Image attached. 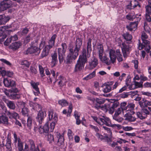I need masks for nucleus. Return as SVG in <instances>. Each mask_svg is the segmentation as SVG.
<instances>
[{"label":"nucleus","instance_id":"13","mask_svg":"<svg viewBox=\"0 0 151 151\" xmlns=\"http://www.w3.org/2000/svg\"><path fill=\"white\" fill-rule=\"evenodd\" d=\"M9 28L7 26H3L0 27V37L2 36V38L0 39V42L3 41L4 39L7 37L6 34L10 32L9 30H7V29Z\"/></svg>","mask_w":151,"mask_h":151},{"label":"nucleus","instance_id":"14","mask_svg":"<svg viewBox=\"0 0 151 151\" xmlns=\"http://www.w3.org/2000/svg\"><path fill=\"white\" fill-rule=\"evenodd\" d=\"M3 83L4 86L7 87L15 88L16 86L15 82L13 80L8 78H4L3 80Z\"/></svg>","mask_w":151,"mask_h":151},{"label":"nucleus","instance_id":"16","mask_svg":"<svg viewBox=\"0 0 151 151\" xmlns=\"http://www.w3.org/2000/svg\"><path fill=\"white\" fill-rule=\"evenodd\" d=\"M88 68L90 69H92L95 68L98 64L97 59L94 56L88 61Z\"/></svg>","mask_w":151,"mask_h":151},{"label":"nucleus","instance_id":"63","mask_svg":"<svg viewBox=\"0 0 151 151\" xmlns=\"http://www.w3.org/2000/svg\"><path fill=\"white\" fill-rule=\"evenodd\" d=\"M148 36L146 33L144 32H142L141 35V39L142 40H146Z\"/></svg>","mask_w":151,"mask_h":151},{"label":"nucleus","instance_id":"35","mask_svg":"<svg viewBox=\"0 0 151 151\" xmlns=\"http://www.w3.org/2000/svg\"><path fill=\"white\" fill-rule=\"evenodd\" d=\"M5 146L8 149H9L11 147V139L8 137L6 140H5Z\"/></svg>","mask_w":151,"mask_h":151},{"label":"nucleus","instance_id":"26","mask_svg":"<svg viewBox=\"0 0 151 151\" xmlns=\"http://www.w3.org/2000/svg\"><path fill=\"white\" fill-rule=\"evenodd\" d=\"M50 49L45 46L43 48L41 54V57L42 58L47 56L49 53Z\"/></svg>","mask_w":151,"mask_h":151},{"label":"nucleus","instance_id":"6","mask_svg":"<svg viewBox=\"0 0 151 151\" xmlns=\"http://www.w3.org/2000/svg\"><path fill=\"white\" fill-rule=\"evenodd\" d=\"M93 119L99 125H103L105 124L108 126L111 125L110 121L109 118L103 116L102 117L97 118L95 116H92Z\"/></svg>","mask_w":151,"mask_h":151},{"label":"nucleus","instance_id":"57","mask_svg":"<svg viewBox=\"0 0 151 151\" xmlns=\"http://www.w3.org/2000/svg\"><path fill=\"white\" fill-rule=\"evenodd\" d=\"M126 105L127 103L126 102H124L121 103L120 108H122V109L124 110H126L127 109Z\"/></svg>","mask_w":151,"mask_h":151},{"label":"nucleus","instance_id":"41","mask_svg":"<svg viewBox=\"0 0 151 151\" xmlns=\"http://www.w3.org/2000/svg\"><path fill=\"white\" fill-rule=\"evenodd\" d=\"M111 88L109 85L107 84L104 87L103 91L104 93L109 92L111 91Z\"/></svg>","mask_w":151,"mask_h":151},{"label":"nucleus","instance_id":"39","mask_svg":"<svg viewBox=\"0 0 151 151\" xmlns=\"http://www.w3.org/2000/svg\"><path fill=\"white\" fill-rule=\"evenodd\" d=\"M139 105L141 108H144L146 107V99L143 98L139 102Z\"/></svg>","mask_w":151,"mask_h":151},{"label":"nucleus","instance_id":"64","mask_svg":"<svg viewBox=\"0 0 151 151\" xmlns=\"http://www.w3.org/2000/svg\"><path fill=\"white\" fill-rule=\"evenodd\" d=\"M143 86L144 88H151V83L148 82L145 83L143 85Z\"/></svg>","mask_w":151,"mask_h":151},{"label":"nucleus","instance_id":"52","mask_svg":"<svg viewBox=\"0 0 151 151\" xmlns=\"http://www.w3.org/2000/svg\"><path fill=\"white\" fill-rule=\"evenodd\" d=\"M60 81L58 82V85L60 86H63L64 84V78L63 77L60 76Z\"/></svg>","mask_w":151,"mask_h":151},{"label":"nucleus","instance_id":"1","mask_svg":"<svg viewBox=\"0 0 151 151\" xmlns=\"http://www.w3.org/2000/svg\"><path fill=\"white\" fill-rule=\"evenodd\" d=\"M82 41L81 39L77 38L75 45H71L69 47V52L66 57L67 63H71L75 60L79 55V51L81 49Z\"/></svg>","mask_w":151,"mask_h":151},{"label":"nucleus","instance_id":"38","mask_svg":"<svg viewBox=\"0 0 151 151\" xmlns=\"http://www.w3.org/2000/svg\"><path fill=\"white\" fill-rule=\"evenodd\" d=\"M95 76V72L93 71L92 73L87 75L86 77L83 78V80L87 81L89 79L92 78Z\"/></svg>","mask_w":151,"mask_h":151},{"label":"nucleus","instance_id":"10","mask_svg":"<svg viewBox=\"0 0 151 151\" xmlns=\"http://www.w3.org/2000/svg\"><path fill=\"white\" fill-rule=\"evenodd\" d=\"M30 147L29 151H45L44 148H42V144L40 143L36 146L34 141L32 139L29 140Z\"/></svg>","mask_w":151,"mask_h":151},{"label":"nucleus","instance_id":"34","mask_svg":"<svg viewBox=\"0 0 151 151\" xmlns=\"http://www.w3.org/2000/svg\"><path fill=\"white\" fill-rule=\"evenodd\" d=\"M29 111V109L27 107H24L22 108L21 113L23 116H28Z\"/></svg>","mask_w":151,"mask_h":151},{"label":"nucleus","instance_id":"2","mask_svg":"<svg viewBox=\"0 0 151 151\" xmlns=\"http://www.w3.org/2000/svg\"><path fill=\"white\" fill-rule=\"evenodd\" d=\"M14 142L15 146H17L18 151H28L29 147L27 144L24 146V149L23 143L19 137H17L16 133L14 134Z\"/></svg>","mask_w":151,"mask_h":151},{"label":"nucleus","instance_id":"60","mask_svg":"<svg viewBox=\"0 0 151 151\" xmlns=\"http://www.w3.org/2000/svg\"><path fill=\"white\" fill-rule=\"evenodd\" d=\"M5 139L4 137L0 140V147H3L5 146Z\"/></svg>","mask_w":151,"mask_h":151},{"label":"nucleus","instance_id":"7","mask_svg":"<svg viewBox=\"0 0 151 151\" xmlns=\"http://www.w3.org/2000/svg\"><path fill=\"white\" fill-rule=\"evenodd\" d=\"M49 118L50 120H51L52 122L50 124V131L52 132L54 129L55 124L57 122L58 118L56 114H54L53 111L51 110L49 111Z\"/></svg>","mask_w":151,"mask_h":151},{"label":"nucleus","instance_id":"42","mask_svg":"<svg viewBox=\"0 0 151 151\" xmlns=\"http://www.w3.org/2000/svg\"><path fill=\"white\" fill-rule=\"evenodd\" d=\"M136 115H137L138 117L140 119H145L146 118V116H145L144 114L141 112V110L140 111L137 112L136 113Z\"/></svg>","mask_w":151,"mask_h":151},{"label":"nucleus","instance_id":"37","mask_svg":"<svg viewBox=\"0 0 151 151\" xmlns=\"http://www.w3.org/2000/svg\"><path fill=\"white\" fill-rule=\"evenodd\" d=\"M116 58H117L119 62L122 61L123 60L122 56L119 50H117L116 51Z\"/></svg>","mask_w":151,"mask_h":151},{"label":"nucleus","instance_id":"15","mask_svg":"<svg viewBox=\"0 0 151 151\" xmlns=\"http://www.w3.org/2000/svg\"><path fill=\"white\" fill-rule=\"evenodd\" d=\"M109 56L110 59L109 60L108 58H106V61L109 62V63H106L107 65H109L111 62L114 63L116 60V56L115 51L113 50H111L109 51Z\"/></svg>","mask_w":151,"mask_h":151},{"label":"nucleus","instance_id":"58","mask_svg":"<svg viewBox=\"0 0 151 151\" xmlns=\"http://www.w3.org/2000/svg\"><path fill=\"white\" fill-rule=\"evenodd\" d=\"M137 15L136 16H132L131 15H127L126 16V18H127L129 20H133L135 18H138L137 17Z\"/></svg>","mask_w":151,"mask_h":151},{"label":"nucleus","instance_id":"33","mask_svg":"<svg viewBox=\"0 0 151 151\" xmlns=\"http://www.w3.org/2000/svg\"><path fill=\"white\" fill-rule=\"evenodd\" d=\"M58 103V104L62 106H65L68 105V103L66 100L65 99L59 100Z\"/></svg>","mask_w":151,"mask_h":151},{"label":"nucleus","instance_id":"11","mask_svg":"<svg viewBox=\"0 0 151 151\" xmlns=\"http://www.w3.org/2000/svg\"><path fill=\"white\" fill-rule=\"evenodd\" d=\"M87 61L85 59H83L79 58L75 66L74 72H76L82 70L84 67L85 63Z\"/></svg>","mask_w":151,"mask_h":151},{"label":"nucleus","instance_id":"56","mask_svg":"<svg viewBox=\"0 0 151 151\" xmlns=\"http://www.w3.org/2000/svg\"><path fill=\"white\" fill-rule=\"evenodd\" d=\"M118 116L114 115L113 116V119L118 122H121L123 120V119L121 117L119 118L118 117Z\"/></svg>","mask_w":151,"mask_h":151},{"label":"nucleus","instance_id":"61","mask_svg":"<svg viewBox=\"0 0 151 151\" xmlns=\"http://www.w3.org/2000/svg\"><path fill=\"white\" fill-rule=\"evenodd\" d=\"M11 41L12 40L11 39L10 37L9 38H8L4 42V44L5 45L8 46L11 42Z\"/></svg>","mask_w":151,"mask_h":151},{"label":"nucleus","instance_id":"47","mask_svg":"<svg viewBox=\"0 0 151 151\" xmlns=\"http://www.w3.org/2000/svg\"><path fill=\"white\" fill-rule=\"evenodd\" d=\"M141 112L146 116V117L147 116V115L149 114L150 112L146 108H142L141 110Z\"/></svg>","mask_w":151,"mask_h":151},{"label":"nucleus","instance_id":"20","mask_svg":"<svg viewBox=\"0 0 151 151\" xmlns=\"http://www.w3.org/2000/svg\"><path fill=\"white\" fill-rule=\"evenodd\" d=\"M56 37V35L55 34L53 35L48 42V45L45 46L48 47L49 49H50L52 48L54 45Z\"/></svg>","mask_w":151,"mask_h":151},{"label":"nucleus","instance_id":"32","mask_svg":"<svg viewBox=\"0 0 151 151\" xmlns=\"http://www.w3.org/2000/svg\"><path fill=\"white\" fill-rule=\"evenodd\" d=\"M97 49L98 52L99 57H101L103 55L104 52V49L103 45L101 44L97 46Z\"/></svg>","mask_w":151,"mask_h":151},{"label":"nucleus","instance_id":"8","mask_svg":"<svg viewBox=\"0 0 151 151\" xmlns=\"http://www.w3.org/2000/svg\"><path fill=\"white\" fill-rule=\"evenodd\" d=\"M138 48L139 50L144 49L147 53L149 52L151 49L150 42L147 40H142V43H141L140 40H139Z\"/></svg>","mask_w":151,"mask_h":151},{"label":"nucleus","instance_id":"9","mask_svg":"<svg viewBox=\"0 0 151 151\" xmlns=\"http://www.w3.org/2000/svg\"><path fill=\"white\" fill-rule=\"evenodd\" d=\"M62 48H58V58L60 63H61L64 59L65 53L66 52L67 46L65 43L62 44Z\"/></svg>","mask_w":151,"mask_h":151},{"label":"nucleus","instance_id":"5","mask_svg":"<svg viewBox=\"0 0 151 151\" xmlns=\"http://www.w3.org/2000/svg\"><path fill=\"white\" fill-rule=\"evenodd\" d=\"M91 39L89 38L88 40L87 43V55H86V49H83L82 52V55H80L79 58L81 59H86L87 61V57L89 58L90 56V55L92 51L91 48Z\"/></svg>","mask_w":151,"mask_h":151},{"label":"nucleus","instance_id":"36","mask_svg":"<svg viewBox=\"0 0 151 151\" xmlns=\"http://www.w3.org/2000/svg\"><path fill=\"white\" fill-rule=\"evenodd\" d=\"M123 36L124 38L127 41H131L132 38V35L128 32L124 33Z\"/></svg>","mask_w":151,"mask_h":151},{"label":"nucleus","instance_id":"3","mask_svg":"<svg viewBox=\"0 0 151 151\" xmlns=\"http://www.w3.org/2000/svg\"><path fill=\"white\" fill-rule=\"evenodd\" d=\"M18 91V90L17 88H12L6 90L5 91V93L11 99H18L20 98V96L17 93Z\"/></svg>","mask_w":151,"mask_h":151},{"label":"nucleus","instance_id":"59","mask_svg":"<svg viewBox=\"0 0 151 151\" xmlns=\"http://www.w3.org/2000/svg\"><path fill=\"white\" fill-rule=\"evenodd\" d=\"M106 57L105 56H104L103 57H102V56H101V57H99V58L102 61V62L105 63H109V62H107V61H106Z\"/></svg>","mask_w":151,"mask_h":151},{"label":"nucleus","instance_id":"29","mask_svg":"<svg viewBox=\"0 0 151 151\" xmlns=\"http://www.w3.org/2000/svg\"><path fill=\"white\" fill-rule=\"evenodd\" d=\"M119 103L118 102H115L113 103L109 108V112L111 114H113L116 108H117L119 106Z\"/></svg>","mask_w":151,"mask_h":151},{"label":"nucleus","instance_id":"54","mask_svg":"<svg viewBox=\"0 0 151 151\" xmlns=\"http://www.w3.org/2000/svg\"><path fill=\"white\" fill-rule=\"evenodd\" d=\"M134 83L135 86L137 87H142L143 86V82H139L134 81Z\"/></svg>","mask_w":151,"mask_h":151},{"label":"nucleus","instance_id":"19","mask_svg":"<svg viewBox=\"0 0 151 151\" xmlns=\"http://www.w3.org/2000/svg\"><path fill=\"white\" fill-rule=\"evenodd\" d=\"M132 114L130 112H127L126 114L124 115V117L125 118V120L130 122H133L135 121L136 120V118L132 116Z\"/></svg>","mask_w":151,"mask_h":151},{"label":"nucleus","instance_id":"48","mask_svg":"<svg viewBox=\"0 0 151 151\" xmlns=\"http://www.w3.org/2000/svg\"><path fill=\"white\" fill-rule=\"evenodd\" d=\"M32 124V119L30 117H29L27 120V125L29 129H30Z\"/></svg>","mask_w":151,"mask_h":151},{"label":"nucleus","instance_id":"24","mask_svg":"<svg viewBox=\"0 0 151 151\" xmlns=\"http://www.w3.org/2000/svg\"><path fill=\"white\" fill-rule=\"evenodd\" d=\"M56 136L58 139L57 145L60 146L64 143V139L63 136L61 135L59 133L57 132Z\"/></svg>","mask_w":151,"mask_h":151},{"label":"nucleus","instance_id":"44","mask_svg":"<svg viewBox=\"0 0 151 151\" xmlns=\"http://www.w3.org/2000/svg\"><path fill=\"white\" fill-rule=\"evenodd\" d=\"M47 140L49 143H51L54 141V138L53 135L51 134H48L47 135Z\"/></svg>","mask_w":151,"mask_h":151},{"label":"nucleus","instance_id":"53","mask_svg":"<svg viewBox=\"0 0 151 151\" xmlns=\"http://www.w3.org/2000/svg\"><path fill=\"white\" fill-rule=\"evenodd\" d=\"M133 3H134V4L133 6H132V7H133V8H132L133 9H134V8L136 7L137 6H138L139 8L141 7V5H140L139 4V2L137 0H134V1L133 2Z\"/></svg>","mask_w":151,"mask_h":151},{"label":"nucleus","instance_id":"27","mask_svg":"<svg viewBox=\"0 0 151 151\" xmlns=\"http://www.w3.org/2000/svg\"><path fill=\"white\" fill-rule=\"evenodd\" d=\"M51 56L52 58L51 63L52 66H54L57 63L58 61L57 53L55 52L53 54H52Z\"/></svg>","mask_w":151,"mask_h":151},{"label":"nucleus","instance_id":"4","mask_svg":"<svg viewBox=\"0 0 151 151\" xmlns=\"http://www.w3.org/2000/svg\"><path fill=\"white\" fill-rule=\"evenodd\" d=\"M45 41L43 40H42L40 43L39 48L36 46H32V45H31L30 47L28 48L26 51L24 52V54H28L29 53L30 54L38 51L39 52L38 53H40V50L45 46Z\"/></svg>","mask_w":151,"mask_h":151},{"label":"nucleus","instance_id":"28","mask_svg":"<svg viewBox=\"0 0 151 151\" xmlns=\"http://www.w3.org/2000/svg\"><path fill=\"white\" fill-rule=\"evenodd\" d=\"M0 123H2L6 125H8L9 123L8 122V117L4 115L0 116Z\"/></svg>","mask_w":151,"mask_h":151},{"label":"nucleus","instance_id":"55","mask_svg":"<svg viewBox=\"0 0 151 151\" xmlns=\"http://www.w3.org/2000/svg\"><path fill=\"white\" fill-rule=\"evenodd\" d=\"M89 127L90 128H91L93 130H94L97 133L99 132V131L98 128L96 126L90 124L89 125Z\"/></svg>","mask_w":151,"mask_h":151},{"label":"nucleus","instance_id":"49","mask_svg":"<svg viewBox=\"0 0 151 151\" xmlns=\"http://www.w3.org/2000/svg\"><path fill=\"white\" fill-rule=\"evenodd\" d=\"M95 101L96 102L99 104H104L105 102V100L104 99H99L97 98Z\"/></svg>","mask_w":151,"mask_h":151},{"label":"nucleus","instance_id":"18","mask_svg":"<svg viewBox=\"0 0 151 151\" xmlns=\"http://www.w3.org/2000/svg\"><path fill=\"white\" fill-rule=\"evenodd\" d=\"M121 48L123 56L124 57H126L129 54L130 47L128 45H127L125 43H123L122 44Z\"/></svg>","mask_w":151,"mask_h":151},{"label":"nucleus","instance_id":"62","mask_svg":"<svg viewBox=\"0 0 151 151\" xmlns=\"http://www.w3.org/2000/svg\"><path fill=\"white\" fill-rule=\"evenodd\" d=\"M132 62L134 64V67L135 69H137L138 68L139 63L138 60H133L132 61Z\"/></svg>","mask_w":151,"mask_h":151},{"label":"nucleus","instance_id":"45","mask_svg":"<svg viewBox=\"0 0 151 151\" xmlns=\"http://www.w3.org/2000/svg\"><path fill=\"white\" fill-rule=\"evenodd\" d=\"M43 127L45 131V133H48L49 129L48 122H47Z\"/></svg>","mask_w":151,"mask_h":151},{"label":"nucleus","instance_id":"51","mask_svg":"<svg viewBox=\"0 0 151 151\" xmlns=\"http://www.w3.org/2000/svg\"><path fill=\"white\" fill-rule=\"evenodd\" d=\"M21 64L27 67H29L30 63L27 60L23 61L21 62Z\"/></svg>","mask_w":151,"mask_h":151},{"label":"nucleus","instance_id":"50","mask_svg":"<svg viewBox=\"0 0 151 151\" xmlns=\"http://www.w3.org/2000/svg\"><path fill=\"white\" fill-rule=\"evenodd\" d=\"M124 110L121 108H119L116 111L114 115L116 116H118L122 112H123Z\"/></svg>","mask_w":151,"mask_h":151},{"label":"nucleus","instance_id":"22","mask_svg":"<svg viewBox=\"0 0 151 151\" xmlns=\"http://www.w3.org/2000/svg\"><path fill=\"white\" fill-rule=\"evenodd\" d=\"M138 23V21L131 22L128 25L126 26V27L130 31H134L136 29Z\"/></svg>","mask_w":151,"mask_h":151},{"label":"nucleus","instance_id":"40","mask_svg":"<svg viewBox=\"0 0 151 151\" xmlns=\"http://www.w3.org/2000/svg\"><path fill=\"white\" fill-rule=\"evenodd\" d=\"M0 107L2 110L4 111V114H6L8 111L7 110L6 107L4 103L2 102H0Z\"/></svg>","mask_w":151,"mask_h":151},{"label":"nucleus","instance_id":"12","mask_svg":"<svg viewBox=\"0 0 151 151\" xmlns=\"http://www.w3.org/2000/svg\"><path fill=\"white\" fill-rule=\"evenodd\" d=\"M46 116V111L45 110L40 109L39 111L36 118L39 124H42Z\"/></svg>","mask_w":151,"mask_h":151},{"label":"nucleus","instance_id":"17","mask_svg":"<svg viewBox=\"0 0 151 151\" xmlns=\"http://www.w3.org/2000/svg\"><path fill=\"white\" fill-rule=\"evenodd\" d=\"M12 5V1L10 0H4L0 3V5L4 10L10 7Z\"/></svg>","mask_w":151,"mask_h":151},{"label":"nucleus","instance_id":"46","mask_svg":"<svg viewBox=\"0 0 151 151\" xmlns=\"http://www.w3.org/2000/svg\"><path fill=\"white\" fill-rule=\"evenodd\" d=\"M145 8L146 9V14H151V4H150L149 5L147 6Z\"/></svg>","mask_w":151,"mask_h":151},{"label":"nucleus","instance_id":"21","mask_svg":"<svg viewBox=\"0 0 151 151\" xmlns=\"http://www.w3.org/2000/svg\"><path fill=\"white\" fill-rule=\"evenodd\" d=\"M4 102L7 106L10 109L14 110L16 108V105L14 102L7 99H6Z\"/></svg>","mask_w":151,"mask_h":151},{"label":"nucleus","instance_id":"31","mask_svg":"<svg viewBox=\"0 0 151 151\" xmlns=\"http://www.w3.org/2000/svg\"><path fill=\"white\" fill-rule=\"evenodd\" d=\"M10 19L9 16H6L4 15H3L2 19L0 21V25L5 24Z\"/></svg>","mask_w":151,"mask_h":151},{"label":"nucleus","instance_id":"23","mask_svg":"<svg viewBox=\"0 0 151 151\" xmlns=\"http://www.w3.org/2000/svg\"><path fill=\"white\" fill-rule=\"evenodd\" d=\"M21 45V43L20 42H15L12 43L9 47L10 49L15 50L18 49Z\"/></svg>","mask_w":151,"mask_h":151},{"label":"nucleus","instance_id":"30","mask_svg":"<svg viewBox=\"0 0 151 151\" xmlns=\"http://www.w3.org/2000/svg\"><path fill=\"white\" fill-rule=\"evenodd\" d=\"M135 107V105L133 104H129L127 106V109L126 110L127 112H130L132 114H134V112L133 111Z\"/></svg>","mask_w":151,"mask_h":151},{"label":"nucleus","instance_id":"43","mask_svg":"<svg viewBox=\"0 0 151 151\" xmlns=\"http://www.w3.org/2000/svg\"><path fill=\"white\" fill-rule=\"evenodd\" d=\"M38 67L41 76L42 77H43L45 76L44 73V69L42 66L40 65H39Z\"/></svg>","mask_w":151,"mask_h":151},{"label":"nucleus","instance_id":"25","mask_svg":"<svg viewBox=\"0 0 151 151\" xmlns=\"http://www.w3.org/2000/svg\"><path fill=\"white\" fill-rule=\"evenodd\" d=\"M6 114L9 116L10 119L14 118L16 120V119L17 118H18L19 117L18 114L15 112H13L12 113H11L8 111Z\"/></svg>","mask_w":151,"mask_h":151}]
</instances>
